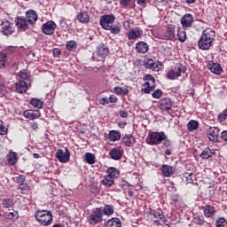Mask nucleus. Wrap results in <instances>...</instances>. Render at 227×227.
<instances>
[{"instance_id":"1a4fd4ad","label":"nucleus","mask_w":227,"mask_h":227,"mask_svg":"<svg viewBox=\"0 0 227 227\" xmlns=\"http://www.w3.org/2000/svg\"><path fill=\"white\" fill-rule=\"evenodd\" d=\"M144 67L149 70L159 72V70H160L159 67H162V63L155 62L153 59H148L147 60L145 61Z\"/></svg>"},{"instance_id":"c9c22d12","label":"nucleus","mask_w":227,"mask_h":227,"mask_svg":"<svg viewBox=\"0 0 227 227\" xmlns=\"http://www.w3.org/2000/svg\"><path fill=\"white\" fill-rule=\"evenodd\" d=\"M150 215H153L155 219H160V221H164V213L157 212L152 208H149Z\"/></svg>"},{"instance_id":"09e8293b","label":"nucleus","mask_w":227,"mask_h":227,"mask_svg":"<svg viewBox=\"0 0 227 227\" xmlns=\"http://www.w3.org/2000/svg\"><path fill=\"white\" fill-rule=\"evenodd\" d=\"M215 226L216 227H227L226 219H224L223 217L219 218L215 222Z\"/></svg>"},{"instance_id":"aec40b11","label":"nucleus","mask_w":227,"mask_h":227,"mask_svg":"<svg viewBox=\"0 0 227 227\" xmlns=\"http://www.w3.org/2000/svg\"><path fill=\"white\" fill-rule=\"evenodd\" d=\"M160 171L166 178H169L171 175H173V166L169 165H162L160 168Z\"/></svg>"},{"instance_id":"c85d7f7f","label":"nucleus","mask_w":227,"mask_h":227,"mask_svg":"<svg viewBox=\"0 0 227 227\" xmlns=\"http://www.w3.org/2000/svg\"><path fill=\"white\" fill-rule=\"evenodd\" d=\"M200 129V122L198 121L192 120L187 123V129L190 132H194V130H198Z\"/></svg>"},{"instance_id":"338daca9","label":"nucleus","mask_w":227,"mask_h":227,"mask_svg":"<svg viewBox=\"0 0 227 227\" xmlns=\"http://www.w3.org/2000/svg\"><path fill=\"white\" fill-rule=\"evenodd\" d=\"M163 145L164 146H166L167 148H169V146H171V140L166 138L165 140H163Z\"/></svg>"},{"instance_id":"bf43d9fd","label":"nucleus","mask_w":227,"mask_h":227,"mask_svg":"<svg viewBox=\"0 0 227 227\" xmlns=\"http://www.w3.org/2000/svg\"><path fill=\"white\" fill-rule=\"evenodd\" d=\"M53 56H54V58H59V56H61V50L59 48H54L53 49Z\"/></svg>"},{"instance_id":"b1692460","label":"nucleus","mask_w":227,"mask_h":227,"mask_svg":"<svg viewBox=\"0 0 227 227\" xmlns=\"http://www.w3.org/2000/svg\"><path fill=\"white\" fill-rule=\"evenodd\" d=\"M77 20L82 24H88L90 22V15L86 12H81L77 15Z\"/></svg>"},{"instance_id":"0eeeda50","label":"nucleus","mask_w":227,"mask_h":227,"mask_svg":"<svg viewBox=\"0 0 227 227\" xmlns=\"http://www.w3.org/2000/svg\"><path fill=\"white\" fill-rule=\"evenodd\" d=\"M56 158L59 162L67 163L70 160V151H68V148H66L65 152L63 149H59L56 152Z\"/></svg>"},{"instance_id":"a878e982","label":"nucleus","mask_w":227,"mask_h":227,"mask_svg":"<svg viewBox=\"0 0 227 227\" xmlns=\"http://www.w3.org/2000/svg\"><path fill=\"white\" fill-rule=\"evenodd\" d=\"M204 215L205 217H214L215 215V208L214 206L207 205L204 208Z\"/></svg>"},{"instance_id":"a19ab883","label":"nucleus","mask_w":227,"mask_h":227,"mask_svg":"<svg viewBox=\"0 0 227 227\" xmlns=\"http://www.w3.org/2000/svg\"><path fill=\"white\" fill-rule=\"evenodd\" d=\"M105 215H113L114 214V207L111 205H106L102 210Z\"/></svg>"},{"instance_id":"2eb2a0df","label":"nucleus","mask_w":227,"mask_h":227,"mask_svg":"<svg viewBox=\"0 0 227 227\" xmlns=\"http://www.w3.org/2000/svg\"><path fill=\"white\" fill-rule=\"evenodd\" d=\"M142 35L143 30L139 27H135L129 32L128 38L129 40H137V38H141Z\"/></svg>"},{"instance_id":"20e7f679","label":"nucleus","mask_w":227,"mask_h":227,"mask_svg":"<svg viewBox=\"0 0 227 227\" xmlns=\"http://www.w3.org/2000/svg\"><path fill=\"white\" fill-rule=\"evenodd\" d=\"M144 81H148V82H145L144 83V88H142L141 91H143V93H145V94H150L152 93V91H154L155 90V78L153 77L152 74H146L145 77H144Z\"/></svg>"},{"instance_id":"de8ad7c7","label":"nucleus","mask_w":227,"mask_h":227,"mask_svg":"<svg viewBox=\"0 0 227 227\" xmlns=\"http://www.w3.org/2000/svg\"><path fill=\"white\" fill-rule=\"evenodd\" d=\"M67 51H75L77 49V43L75 41H69L66 44Z\"/></svg>"},{"instance_id":"c03bdc74","label":"nucleus","mask_w":227,"mask_h":227,"mask_svg":"<svg viewBox=\"0 0 227 227\" xmlns=\"http://www.w3.org/2000/svg\"><path fill=\"white\" fill-rule=\"evenodd\" d=\"M167 77L168 79H170V81H175V79L180 77V74L177 73L176 71L174 70H170L168 74H167Z\"/></svg>"},{"instance_id":"e433bc0d","label":"nucleus","mask_w":227,"mask_h":227,"mask_svg":"<svg viewBox=\"0 0 227 227\" xmlns=\"http://www.w3.org/2000/svg\"><path fill=\"white\" fill-rule=\"evenodd\" d=\"M121 137V134L120 133V131L112 130L109 133L110 141H119Z\"/></svg>"},{"instance_id":"2f4dec72","label":"nucleus","mask_w":227,"mask_h":227,"mask_svg":"<svg viewBox=\"0 0 227 227\" xmlns=\"http://www.w3.org/2000/svg\"><path fill=\"white\" fill-rule=\"evenodd\" d=\"M214 154H215V152L207 147L202 151L200 157L201 159H210V157H212Z\"/></svg>"},{"instance_id":"ea45409f","label":"nucleus","mask_w":227,"mask_h":227,"mask_svg":"<svg viewBox=\"0 0 227 227\" xmlns=\"http://www.w3.org/2000/svg\"><path fill=\"white\" fill-rule=\"evenodd\" d=\"M114 91L116 95H129V89L121 88V87H114Z\"/></svg>"},{"instance_id":"58836bf2","label":"nucleus","mask_w":227,"mask_h":227,"mask_svg":"<svg viewBox=\"0 0 227 227\" xmlns=\"http://www.w3.org/2000/svg\"><path fill=\"white\" fill-rule=\"evenodd\" d=\"M30 104L31 106H33V107H35L36 109H42V107H43V101L38 98H32Z\"/></svg>"},{"instance_id":"4d7b16f0","label":"nucleus","mask_w":227,"mask_h":227,"mask_svg":"<svg viewBox=\"0 0 227 227\" xmlns=\"http://www.w3.org/2000/svg\"><path fill=\"white\" fill-rule=\"evenodd\" d=\"M220 139L223 143H227V130H223V131L221 132Z\"/></svg>"},{"instance_id":"79ce46f5","label":"nucleus","mask_w":227,"mask_h":227,"mask_svg":"<svg viewBox=\"0 0 227 227\" xmlns=\"http://www.w3.org/2000/svg\"><path fill=\"white\" fill-rule=\"evenodd\" d=\"M85 160L87 164H95V154L91 153H87L85 154Z\"/></svg>"},{"instance_id":"f704fd0d","label":"nucleus","mask_w":227,"mask_h":227,"mask_svg":"<svg viewBox=\"0 0 227 227\" xmlns=\"http://www.w3.org/2000/svg\"><path fill=\"white\" fill-rule=\"evenodd\" d=\"M174 70L176 71V74H179V77H181L182 74H185V72H187V67L183 64L179 63L176 65Z\"/></svg>"},{"instance_id":"49530a36","label":"nucleus","mask_w":227,"mask_h":227,"mask_svg":"<svg viewBox=\"0 0 227 227\" xmlns=\"http://www.w3.org/2000/svg\"><path fill=\"white\" fill-rule=\"evenodd\" d=\"M6 219H9V221H17L19 215L17 212H9L5 215Z\"/></svg>"},{"instance_id":"f8f14e48","label":"nucleus","mask_w":227,"mask_h":227,"mask_svg":"<svg viewBox=\"0 0 227 227\" xmlns=\"http://www.w3.org/2000/svg\"><path fill=\"white\" fill-rule=\"evenodd\" d=\"M109 157L113 160H121L123 157V149L120 147H114L109 152Z\"/></svg>"},{"instance_id":"c756f323","label":"nucleus","mask_w":227,"mask_h":227,"mask_svg":"<svg viewBox=\"0 0 227 227\" xmlns=\"http://www.w3.org/2000/svg\"><path fill=\"white\" fill-rule=\"evenodd\" d=\"M23 116L27 118V120H36V118H40V113L35 114L32 111L27 110L23 113Z\"/></svg>"},{"instance_id":"680f3d73","label":"nucleus","mask_w":227,"mask_h":227,"mask_svg":"<svg viewBox=\"0 0 227 227\" xmlns=\"http://www.w3.org/2000/svg\"><path fill=\"white\" fill-rule=\"evenodd\" d=\"M110 102V104H116V102H118V98H116V96L114 95H111L109 97V101L108 103Z\"/></svg>"},{"instance_id":"4be33fe9","label":"nucleus","mask_w":227,"mask_h":227,"mask_svg":"<svg viewBox=\"0 0 227 227\" xmlns=\"http://www.w3.org/2000/svg\"><path fill=\"white\" fill-rule=\"evenodd\" d=\"M96 54H98L99 58L104 59L107 54H109V49H107L106 45L102 44L98 47Z\"/></svg>"},{"instance_id":"9d476101","label":"nucleus","mask_w":227,"mask_h":227,"mask_svg":"<svg viewBox=\"0 0 227 227\" xmlns=\"http://www.w3.org/2000/svg\"><path fill=\"white\" fill-rule=\"evenodd\" d=\"M159 107L161 111H171L173 101L169 98H163L159 101Z\"/></svg>"},{"instance_id":"e2e57ef3","label":"nucleus","mask_w":227,"mask_h":227,"mask_svg":"<svg viewBox=\"0 0 227 227\" xmlns=\"http://www.w3.org/2000/svg\"><path fill=\"white\" fill-rule=\"evenodd\" d=\"M121 189H127V187H132L127 181H121Z\"/></svg>"},{"instance_id":"bb28decb","label":"nucleus","mask_w":227,"mask_h":227,"mask_svg":"<svg viewBox=\"0 0 227 227\" xmlns=\"http://www.w3.org/2000/svg\"><path fill=\"white\" fill-rule=\"evenodd\" d=\"M106 176L112 177V179L114 180V178H118V176H120V170L114 167H111L107 169Z\"/></svg>"},{"instance_id":"473e14b6","label":"nucleus","mask_w":227,"mask_h":227,"mask_svg":"<svg viewBox=\"0 0 227 227\" xmlns=\"http://www.w3.org/2000/svg\"><path fill=\"white\" fill-rule=\"evenodd\" d=\"M175 36V27H168L165 34L166 40H173Z\"/></svg>"},{"instance_id":"6ab92c4d","label":"nucleus","mask_w":227,"mask_h":227,"mask_svg":"<svg viewBox=\"0 0 227 227\" xmlns=\"http://www.w3.org/2000/svg\"><path fill=\"white\" fill-rule=\"evenodd\" d=\"M136 51L137 52H140L141 54H146V52H148V43L143 41L138 42L136 44Z\"/></svg>"},{"instance_id":"f257e3e1","label":"nucleus","mask_w":227,"mask_h":227,"mask_svg":"<svg viewBox=\"0 0 227 227\" xmlns=\"http://www.w3.org/2000/svg\"><path fill=\"white\" fill-rule=\"evenodd\" d=\"M215 32L211 29H206L198 42L199 49L201 51H208L214 43Z\"/></svg>"},{"instance_id":"cd10ccee","label":"nucleus","mask_w":227,"mask_h":227,"mask_svg":"<svg viewBox=\"0 0 227 227\" xmlns=\"http://www.w3.org/2000/svg\"><path fill=\"white\" fill-rule=\"evenodd\" d=\"M104 227H121V222L118 218H112L107 221Z\"/></svg>"},{"instance_id":"13d9d810","label":"nucleus","mask_w":227,"mask_h":227,"mask_svg":"<svg viewBox=\"0 0 227 227\" xmlns=\"http://www.w3.org/2000/svg\"><path fill=\"white\" fill-rule=\"evenodd\" d=\"M98 102L101 106H107V104H109V99L107 98H102L98 99Z\"/></svg>"},{"instance_id":"5701e85b","label":"nucleus","mask_w":227,"mask_h":227,"mask_svg":"<svg viewBox=\"0 0 227 227\" xmlns=\"http://www.w3.org/2000/svg\"><path fill=\"white\" fill-rule=\"evenodd\" d=\"M16 91H18V93H26V91H27V83L22 80H20L18 82H16Z\"/></svg>"},{"instance_id":"a18cd8bd","label":"nucleus","mask_w":227,"mask_h":227,"mask_svg":"<svg viewBox=\"0 0 227 227\" xmlns=\"http://www.w3.org/2000/svg\"><path fill=\"white\" fill-rule=\"evenodd\" d=\"M106 31H110L112 35H118V33L121 31V28L117 25H112L110 28H107Z\"/></svg>"},{"instance_id":"052dcab7","label":"nucleus","mask_w":227,"mask_h":227,"mask_svg":"<svg viewBox=\"0 0 227 227\" xmlns=\"http://www.w3.org/2000/svg\"><path fill=\"white\" fill-rule=\"evenodd\" d=\"M19 186H20V191H29V185H27L25 183V181Z\"/></svg>"},{"instance_id":"72a5a7b5","label":"nucleus","mask_w":227,"mask_h":227,"mask_svg":"<svg viewBox=\"0 0 227 227\" xmlns=\"http://www.w3.org/2000/svg\"><path fill=\"white\" fill-rule=\"evenodd\" d=\"M177 40L182 43L187 40V34L180 27H177Z\"/></svg>"},{"instance_id":"774afa93","label":"nucleus","mask_w":227,"mask_h":227,"mask_svg":"<svg viewBox=\"0 0 227 227\" xmlns=\"http://www.w3.org/2000/svg\"><path fill=\"white\" fill-rule=\"evenodd\" d=\"M146 3H148V0H137V4L139 6H145V4H146Z\"/></svg>"},{"instance_id":"69168bd1","label":"nucleus","mask_w":227,"mask_h":227,"mask_svg":"<svg viewBox=\"0 0 227 227\" xmlns=\"http://www.w3.org/2000/svg\"><path fill=\"white\" fill-rule=\"evenodd\" d=\"M120 116L121 118H127L129 116V112L125 110H121Z\"/></svg>"},{"instance_id":"3c124183","label":"nucleus","mask_w":227,"mask_h":227,"mask_svg":"<svg viewBox=\"0 0 227 227\" xmlns=\"http://www.w3.org/2000/svg\"><path fill=\"white\" fill-rule=\"evenodd\" d=\"M226 118H227V107L223 111V113H220L218 114V120L220 121H226Z\"/></svg>"},{"instance_id":"4c0bfd02","label":"nucleus","mask_w":227,"mask_h":227,"mask_svg":"<svg viewBox=\"0 0 227 227\" xmlns=\"http://www.w3.org/2000/svg\"><path fill=\"white\" fill-rule=\"evenodd\" d=\"M120 5L123 8H136V4H132V0H120Z\"/></svg>"},{"instance_id":"dca6fc26","label":"nucleus","mask_w":227,"mask_h":227,"mask_svg":"<svg viewBox=\"0 0 227 227\" xmlns=\"http://www.w3.org/2000/svg\"><path fill=\"white\" fill-rule=\"evenodd\" d=\"M26 16H27V22H28V24H35L36 20H38V15L36 14V12L33 11V10H28L26 12Z\"/></svg>"},{"instance_id":"0e129e2a","label":"nucleus","mask_w":227,"mask_h":227,"mask_svg":"<svg viewBox=\"0 0 227 227\" xmlns=\"http://www.w3.org/2000/svg\"><path fill=\"white\" fill-rule=\"evenodd\" d=\"M29 126L32 129V130H38V122H30Z\"/></svg>"},{"instance_id":"9b49d317","label":"nucleus","mask_w":227,"mask_h":227,"mask_svg":"<svg viewBox=\"0 0 227 227\" xmlns=\"http://www.w3.org/2000/svg\"><path fill=\"white\" fill-rule=\"evenodd\" d=\"M207 137L212 143H217L219 139V129L215 127H210L207 129Z\"/></svg>"},{"instance_id":"7ed1b4c3","label":"nucleus","mask_w":227,"mask_h":227,"mask_svg":"<svg viewBox=\"0 0 227 227\" xmlns=\"http://www.w3.org/2000/svg\"><path fill=\"white\" fill-rule=\"evenodd\" d=\"M168 139V136L164 132H151L148 135V145H160L162 141Z\"/></svg>"},{"instance_id":"393cba45","label":"nucleus","mask_w":227,"mask_h":227,"mask_svg":"<svg viewBox=\"0 0 227 227\" xmlns=\"http://www.w3.org/2000/svg\"><path fill=\"white\" fill-rule=\"evenodd\" d=\"M209 68L212 74H215V75H221L223 73V67H221L220 64L213 63L212 65H209Z\"/></svg>"},{"instance_id":"603ef678","label":"nucleus","mask_w":227,"mask_h":227,"mask_svg":"<svg viewBox=\"0 0 227 227\" xmlns=\"http://www.w3.org/2000/svg\"><path fill=\"white\" fill-rule=\"evenodd\" d=\"M14 182H16V184H18L19 185L24 184L26 182V176L20 175L17 177H15Z\"/></svg>"},{"instance_id":"5fc2aeb1","label":"nucleus","mask_w":227,"mask_h":227,"mask_svg":"<svg viewBox=\"0 0 227 227\" xmlns=\"http://www.w3.org/2000/svg\"><path fill=\"white\" fill-rule=\"evenodd\" d=\"M6 64V53L2 52L0 53V65L1 67H4Z\"/></svg>"},{"instance_id":"ddd939ff","label":"nucleus","mask_w":227,"mask_h":227,"mask_svg":"<svg viewBox=\"0 0 227 227\" xmlns=\"http://www.w3.org/2000/svg\"><path fill=\"white\" fill-rule=\"evenodd\" d=\"M2 33L5 35V36H10V35L13 34V28H12V23L8 20H5L1 23Z\"/></svg>"},{"instance_id":"a211bd4d","label":"nucleus","mask_w":227,"mask_h":227,"mask_svg":"<svg viewBox=\"0 0 227 227\" xmlns=\"http://www.w3.org/2000/svg\"><path fill=\"white\" fill-rule=\"evenodd\" d=\"M121 141L125 146H132V145H136V138L131 134L125 135L122 137Z\"/></svg>"},{"instance_id":"412c9836","label":"nucleus","mask_w":227,"mask_h":227,"mask_svg":"<svg viewBox=\"0 0 227 227\" xmlns=\"http://www.w3.org/2000/svg\"><path fill=\"white\" fill-rule=\"evenodd\" d=\"M18 160H19V154H17V153L10 152L7 154V162L11 164V166H15Z\"/></svg>"},{"instance_id":"37998d69","label":"nucleus","mask_w":227,"mask_h":227,"mask_svg":"<svg viewBox=\"0 0 227 227\" xmlns=\"http://www.w3.org/2000/svg\"><path fill=\"white\" fill-rule=\"evenodd\" d=\"M2 205L4 208H12L13 207V200L12 199H4Z\"/></svg>"},{"instance_id":"6e6d98bb","label":"nucleus","mask_w":227,"mask_h":227,"mask_svg":"<svg viewBox=\"0 0 227 227\" xmlns=\"http://www.w3.org/2000/svg\"><path fill=\"white\" fill-rule=\"evenodd\" d=\"M153 98H160L162 97V90L160 89H157L153 94H152Z\"/></svg>"},{"instance_id":"f3484780","label":"nucleus","mask_w":227,"mask_h":227,"mask_svg":"<svg viewBox=\"0 0 227 227\" xmlns=\"http://www.w3.org/2000/svg\"><path fill=\"white\" fill-rule=\"evenodd\" d=\"M15 24L18 29H22V31H26L29 26L27 25V20L25 18L18 17L15 20Z\"/></svg>"},{"instance_id":"39448f33","label":"nucleus","mask_w":227,"mask_h":227,"mask_svg":"<svg viewBox=\"0 0 227 227\" xmlns=\"http://www.w3.org/2000/svg\"><path fill=\"white\" fill-rule=\"evenodd\" d=\"M104 212L102 211V208L98 207L90 215L88 223L92 226H95V224H98V223H102V221H104L102 218Z\"/></svg>"},{"instance_id":"4468645a","label":"nucleus","mask_w":227,"mask_h":227,"mask_svg":"<svg viewBox=\"0 0 227 227\" xmlns=\"http://www.w3.org/2000/svg\"><path fill=\"white\" fill-rule=\"evenodd\" d=\"M193 17L191 14H185L181 19V24L184 29L187 27H192Z\"/></svg>"},{"instance_id":"864d4df0","label":"nucleus","mask_w":227,"mask_h":227,"mask_svg":"<svg viewBox=\"0 0 227 227\" xmlns=\"http://www.w3.org/2000/svg\"><path fill=\"white\" fill-rule=\"evenodd\" d=\"M4 122H3V121L0 120V136H4L8 132V129L4 127Z\"/></svg>"},{"instance_id":"7c9ffc66","label":"nucleus","mask_w":227,"mask_h":227,"mask_svg":"<svg viewBox=\"0 0 227 227\" xmlns=\"http://www.w3.org/2000/svg\"><path fill=\"white\" fill-rule=\"evenodd\" d=\"M101 184L105 187H112V185L114 184V180L109 176H105L101 180Z\"/></svg>"},{"instance_id":"6e6552de","label":"nucleus","mask_w":227,"mask_h":227,"mask_svg":"<svg viewBox=\"0 0 227 227\" xmlns=\"http://www.w3.org/2000/svg\"><path fill=\"white\" fill-rule=\"evenodd\" d=\"M42 31L44 35H54L56 31V23L52 20H49L42 27Z\"/></svg>"},{"instance_id":"f03ea898","label":"nucleus","mask_w":227,"mask_h":227,"mask_svg":"<svg viewBox=\"0 0 227 227\" xmlns=\"http://www.w3.org/2000/svg\"><path fill=\"white\" fill-rule=\"evenodd\" d=\"M35 217L38 223L43 224V226H49L50 224H52V213L51 211H37Z\"/></svg>"},{"instance_id":"8fccbe9b","label":"nucleus","mask_w":227,"mask_h":227,"mask_svg":"<svg viewBox=\"0 0 227 227\" xmlns=\"http://www.w3.org/2000/svg\"><path fill=\"white\" fill-rule=\"evenodd\" d=\"M184 178L186 179L187 184H192V182H194V174H192V172L186 173Z\"/></svg>"},{"instance_id":"423d86ee","label":"nucleus","mask_w":227,"mask_h":227,"mask_svg":"<svg viewBox=\"0 0 227 227\" xmlns=\"http://www.w3.org/2000/svg\"><path fill=\"white\" fill-rule=\"evenodd\" d=\"M114 20H116V17L114 15L106 14L100 17L99 24L103 29L106 30L114 24Z\"/></svg>"}]
</instances>
